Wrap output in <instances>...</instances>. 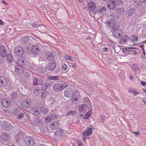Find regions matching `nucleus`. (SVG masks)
I'll list each match as a JSON object with an SVG mask.
<instances>
[{
	"mask_svg": "<svg viewBox=\"0 0 146 146\" xmlns=\"http://www.w3.org/2000/svg\"><path fill=\"white\" fill-rule=\"evenodd\" d=\"M88 7L90 11H93V13L94 14H96L97 13L98 11L100 12V11L98 9V11L96 10V11L95 9L96 8V6L94 3L92 1H90L88 5Z\"/></svg>",
	"mask_w": 146,
	"mask_h": 146,
	"instance_id": "1",
	"label": "nucleus"
},
{
	"mask_svg": "<svg viewBox=\"0 0 146 146\" xmlns=\"http://www.w3.org/2000/svg\"><path fill=\"white\" fill-rule=\"evenodd\" d=\"M122 3L121 0H112L110 2V4L107 6V7L109 9H113L117 4V5H120Z\"/></svg>",
	"mask_w": 146,
	"mask_h": 146,
	"instance_id": "2",
	"label": "nucleus"
},
{
	"mask_svg": "<svg viewBox=\"0 0 146 146\" xmlns=\"http://www.w3.org/2000/svg\"><path fill=\"white\" fill-rule=\"evenodd\" d=\"M15 53L17 56H22L24 54V50L22 47L21 46H17L14 50Z\"/></svg>",
	"mask_w": 146,
	"mask_h": 146,
	"instance_id": "3",
	"label": "nucleus"
},
{
	"mask_svg": "<svg viewBox=\"0 0 146 146\" xmlns=\"http://www.w3.org/2000/svg\"><path fill=\"white\" fill-rule=\"evenodd\" d=\"M26 144L29 146H32L34 145V139L29 136L25 137L24 139Z\"/></svg>",
	"mask_w": 146,
	"mask_h": 146,
	"instance_id": "4",
	"label": "nucleus"
},
{
	"mask_svg": "<svg viewBox=\"0 0 146 146\" xmlns=\"http://www.w3.org/2000/svg\"><path fill=\"white\" fill-rule=\"evenodd\" d=\"M45 80L43 78H35L33 79V84L34 85H41L43 84Z\"/></svg>",
	"mask_w": 146,
	"mask_h": 146,
	"instance_id": "5",
	"label": "nucleus"
},
{
	"mask_svg": "<svg viewBox=\"0 0 146 146\" xmlns=\"http://www.w3.org/2000/svg\"><path fill=\"white\" fill-rule=\"evenodd\" d=\"M1 105L5 108L10 106L11 104V102L10 100L8 98L3 99L1 101Z\"/></svg>",
	"mask_w": 146,
	"mask_h": 146,
	"instance_id": "6",
	"label": "nucleus"
},
{
	"mask_svg": "<svg viewBox=\"0 0 146 146\" xmlns=\"http://www.w3.org/2000/svg\"><path fill=\"white\" fill-rule=\"evenodd\" d=\"M31 102L30 99H27L21 104V106L24 109L28 108L30 107Z\"/></svg>",
	"mask_w": 146,
	"mask_h": 146,
	"instance_id": "7",
	"label": "nucleus"
},
{
	"mask_svg": "<svg viewBox=\"0 0 146 146\" xmlns=\"http://www.w3.org/2000/svg\"><path fill=\"white\" fill-rule=\"evenodd\" d=\"M0 54L1 57L4 58L7 54V50L6 47L2 45H0Z\"/></svg>",
	"mask_w": 146,
	"mask_h": 146,
	"instance_id": "8",
	"label": "nucleus"
},
{
	"mask_svg": "<svg viewBox=\"0 0 146 146\" xmlns=\"http://www.w3.org/2000/svg\"><path fill=\"white\" fill-rule=\"evenodd\" d=\"M92 129H94V128L93 126L88 128L87 130L83 132V137L85 138L86 136L91 135L92 133Z\"/></svg>",
	"mask_w": 146,
	"mask_h": 146,
	"instance_id": "9",
	"label": "nucleus"
},
{
	"mask_svg": "<svg viewBox=\"0 0 146 146\" xmlns=\"http://www.w3.org/2000/svg\"><path fill=\"white\" fill-rule=\"evenodd\" d=\"M73 92V91L71 88H66L64 90V95L66 97L69 98L72 96Z\"/></svg>",
	"mask_w": 146,
	"mask_h": 146,
	"instance_id": "10",
	"label": "nucleus"
},
{
	"mask_svg": "<svg viewBox=\"0 0 146 146\" xmlns=\"http://www.w3.org/2000/svg\"><path fill=\"white\" fill-rule=\"evenodd\" d=\"M45 56L46 59L50 60H53L54 57V54L51 52L47 51L45 54Z\"/></svg>",
	"mask_w": 146,
	"mask_h": 146,
	"instance_id": "11",
	"label": "nucleus"
},
{
	"mask_svg": "<svg viewBox=\"0 0 146 146\" xmlns=\"http://www.w3.org/2000/svg\"><path fill=\"white\" fill-rule=\"evenodd\" d=\"M7 85V78L3 76H0V86L4 87Z\"/></svg>",
	"mask_w": 146,
	"mask_h": 146,
	"instance_id": "12",
	"label": "nucleus"
},
{
	"mask_svg": "<svg viewBox=\"0 0 146 146\" xmlns=\"http://www.w3.org/2000/svg\"><path fill=\"white\" fill-rule=\"evenodd\" d=\"M41 104L40 106V109L42 110V111L44 114H46L48 112V109L46 107L44 102V101L41 102Z\"/></svg>",
	"mask_w": 146,
	"mask_h": 146,
	"instance_id": "13",
	"label": "nucleus"
},
{
	"mask_svg": "<svg viewBox=\"0 0 146 146\" xmlns=\"http://www.w3.org/2000/svg\"><path fill=\"white\" fill-rule=\"evenodd\" d=\"M32 52L35 54H37L40 52V48L37 45H34L32 48Z\"/></svg>",
	"mask_w": 146,
	"mask_h": 146,
	"instance_id": "14",
	"label": "nucleus"
},
{
	"mask_svg": "<svg viewBox=\"0 0 146 146\" xmlns=\"http://www.w3.org/2000/svg\"><path fill=\"white\" fill-rule=\"evenodd\" d=\"M92 114V111L89 110L86 113H84V114H81L80 117L82 119H87Z\"/></svg>",
	"mask_w": 146,
	"mask_h": 146,
	"instance_id": "15",
	"label": "nucleus"
},
{
	"mask_svg": "<svg viewBox=\"0 0 146 146\" xmlns=\"http://www.w3.org/2000/svg\"><path fill=\"white\" fill-rule=\"evenodd\" d=\"M26 60L23 58H21L18 59L17 60V64L20 66L25 65L26 63Z\"/></svg>",
	"mask_w": 146,
	"mask_h": 146,
	"instance_id": "16",
	"label": "nucleus"
},
{
	"mask_svg": "<svg viewBox=\"0 0 146 146\" xmlns=\"http://www.w3.org/2000/svg\"><path fill=\"white\" fill-rule=\"evenodd\" d=\"M116 23L113 20H110L108 21L107 24L109 26L111 27L113 30H116V28L115 27Z\"/></svg>",
	"mask_w": 146,
	"mask_h": 146,
	"instance_id": "17",
	"label": "nucleus"
},
{
	"mask_svg": "<svg viewBox=\"0 0 146 146\" xmlns=\"http://www.w3.org/2000/svg\"><path fill=\"white\" fill-rule=\"evenodd\" d=\"M114 32L113 33V36L116 38H120L121 37V34L122 31V30L120 31L116 30H114Z\"/></svg>",
	"mask_w": 146,
	"mask_h": 146,
	"instance_id": "18",
	"label": "nucleus"
},
{
	"mask_svg": "<svg viewBox=\"0 0 146 146\" xmlns=\"http://www.w3.org/2000/svg\"><path fill=\"white\" fill-rule=\"evenodd\" d=\"M1 137L2 139L4 141H7L10 138L9 135L6 132L3 133Z\"/></svg>",
	"mask_w": 146,
	"mask_h": 146,
	"instance_id": "19",
	"label": "nucleus"
},
{
	"mask_svg": "<svg viewBox=\"0 0 146 146\" xmlns=\"http://www.w3.org/2000/svg\"><path fill=\"white\" fill-rule=\"evenodd\" d=\"M29 24L33 27H42V29L45 28L42 25H39V24L36 22H35L34 21L32 20L29 23Z\"/></svg>",
	"mask_w": 146,
	"mask_h": 146,
	"instance_id": "20",
	"label": "nucleus"
},
{
	"mask_svg": "<svg viewBox=\"0 0 146 146\" xmlns=\"http://www.w3.org/2000/svg\"><path fill=\"white\" fill-rule=\"evenodd\" d=\"M90 107L89 106L83 104L82 106H80L79 107V111L80 112H85L86 111L88 108Z\"/></svg>",
	"mask_w": 146,
	"mask_h": 146,
	"instance_id": "21",
	"label": "nucleus"
},
{
	"mask_svg": "<svg viewBox=\"0 0 146 146\" xmlns=\"http://www.w3.org/2000/svg\"><path fill=\"white\" fill-rule=\"evenodd\" d=\"M56 66V63L55 62H51L49 63L47 67L48 70H54Z\"/></svg>",
	"mask_w": 146,
	"mask_h": 146,
	"instance_id": "22",
	"label": "nucleus"
},
{
	"mask_svg": "<svg viewBox=\"0 0 146 146\" xmlns=\"http://www.w3.org/2000/svg\"><path fill=\"white\" fill-rule=\"evenodd\" d=\"M59 126V122L58 121L52 123L50 125V127L52 130L56 129H57Z\"/></svg>",
	"mask_w": 146,
	"mask_h": 146,
	"instance_id": "23",
	"label": "nucleus"
},
{
	"mask_svg": "<svg viewBox=\"0 0 146 146\" xmlns=\"http://www.w3.org/2000/svg\"><path fill=\"white\" fill-rule=\"evenodd\" d=\"M61 84L57 83L55 84L53 86L54 90L55 91H59L62 90Z\"/></svg>",
	"mask_w": 146,
	"mask_h": 146,
	"instance_id": "24",
	"label": "nucleus"
},
{
	"mask_svg": "<svg viewBox=\"0 0 146 146\" xmlns=\"http://www.w3.org/2000/svg\"><path fill=\"white\" fill-rule=\"evenodd\" d=\"M41 91V89L40 87H36L33 90V92L35 96H37L39 94Z\"/></svg>",
	"mask_w": 146,
	"mask_h": 146,
	"instance_id": "25",
	"label": "nucleus"
},
{
	"mask_svg": "<svg viewBox=\"0 0 146 146\" xmlns=\"http://www.w3.org/2000/svg\"><path fill=\"white\" fill-rule=\"evenodd\" d=\"M11 125L8 122H5L4 125H3L2 127L4 130H9L11 128Z\"/></svg>",
	"mask_w": 146,
	"mask_h": 146,
	"instance_id": "26",
	"label": "nucleus"
},
{
	"mask_svg": "<svg viewBox=\"0 0 146 146\" xmlns=\"http://www.w3.org/2000/svg\"><path fill=\"white\" fill-rule=\"evenodd\" d=\"M134 48H135L133 47H129L126 48H123V49L122 51L124 54H127L129 53L131 51V50H128V49Z\"/></svg>",
	"mask_w": 146,
	"mask_h": 146,
	"instance_id": "27",
	"label": "nucleus"
},
{
	"mask_svg": "<svg viewBox=\"0 0 146 146\" xmlns=\"http://www.w3.org/2000/svg\"><path fill=\"white\" fill-rule=\"evenodd\" d=\"M129 39V37L128 35L124 36L120 41V43L123 44Z\"/></svg>",
	"mask_w": 146,
	"mask_h": 146,
	"instance_id": "28",
	"label": "nucleus"
},
{
	"mask_svg": "<svg viewBox=\"0 0 146 146\" xmlns=\"http://www.w3.org/2000/svg\"><path fill=\"white\" fill-rule=\"evenodd\" d=\"M84 104H86L88 106L90 107L91 104L89 99L87 97H85L84 98Z\"/></svg>",
	"mask_w": 146,
	"mask_h": 146,
	"instance_id": "29",
	"label": "nucleus"
},
{
	"mask_svg": "<svg viewBox=\"0 0 146 146\" xmlns=\"http://www.w3.org/2000/svg\"><path fill=\"white\" fill-rule=\"evenodd\" d=\"M6 56L7 57V60L8 62L10 64L13 61V58L11 54L8 53Z\"/></svg>",
	"mask_w": 146,
	"mask_h": 146,
	"instance_id": "30",
	"label": "nucleus"
},
{
	"mask_svg": "<svg viewBox=\"0 0 146 146\" xmlns=\"http://www.w3.org/2000/svg\"><path fill=\"white\" fill-rule=\"evenodd\" d=\"M41 109L40 108L35 109L33 111V114L35 115H39L41 112Z\"/></svg>",
	"mask_w": 146,
	"mask_h": 146,
	"instance_id": "31",
	"label": "nucleus"
},
{
	"mask_svg": "<svg viewBox=\"0 0 146 146\" xmlns=\"http://www.w3.org/2000/svg\"><path fill=\"white\" fill-rule=\"evenodd\" d=\"M15 70L16 72L19 74H22L23 72V71L21 68H19L17 66L15 67Z\"/></svg>",
	"mask_w": 146,
	"mask_h": 146,
	"instance_id": "32",
	"label": "nucleus"
},
{
	"mask_svg": "<svg viewBox=\"0 0 146 146\" xmlns=\"http://www.w3.org/2000/svg\"><path fill=\"white\" fill-rule=\"evenodd\" d=\"M129 93H133L135 95L139 94V93L133 88H129Z\"/></svg>",
	"mask_w": 146,
	"mask_h": 146,
	"instance_id": "33",
	"label": "nucleus"
},
{
	"mask_svg": "<svg viewBox=\"0 0 146 146\" xmlns=\"http://www.w3.org/2000/svg\"><path fill=\"white\" fill-rule=\"evenodd\" d=\"M72 96L73 97L77 98H80V95L79 93L78 92L77 90H76L75 92H73Z\"/></svg>",
	"mask_w": 146,
	"mask_h": 146,
	"instance_id": "34",
	"label": "nucleus"
},
{
	"mask_svg": "<svg viewBox=\"0 0 146 146\" xmlns=\"http://www.w3.org/2000/svg\"><path fill=\"white\" fill-rule=\"evenodd\" d=\"M50 83H45L42 86V89L45 90L47 89L50 85Z\"/></svg>",
	"mask_w": 146,
	"mask_h": 146,
	"instance_id": "35",
	"label": "nucleus"
},
{
	"mask_svg": "<svg viewBox=\"0 0 146 146\" xmlns=\"http://www.w3.org/2000/svg\"><path fill=\"white\" fill-rule=\"evenodd\" d=\"M11 96L13 99H15L17 97V94L15 92H14L10 94Z\"/></svg>",
	"mask_w": 146,
	"mask_h": 146,
	"instance_id": "36",
	"label": "nucleus"
},
{
	"mask_svg": "<svg viewBox=\"0 0 146 146\" xmlns=\"http://www.w3.org/2000/svg\"><path fill=\"white\" fill-rule=\"evenodd\" d=\"M79 99V98L73 97L71 99L72 100V102L73 103L76 104L78 103V100Z\"/></svg>",
	"mask_w": 146,
	"mask_h": 146,
	"instance_id": "37",
	"label": "nucleus"
},
{
	"mask_svg": "<svg viewBox=\"0 0 146 146\" xmlns=\"http://www.w3.org/2000/svg\"><path fill=\"white\" fill-rule=\"evenodd\" d=\"M20 113V110L18 109H16L14 110L13 114L14 115L17 116Z\"/></svg>",
	"mask_w": 146,
	"mask_h": 146,
	"instance_id": "38",
	"label": "nucleus"
},
{
	"mask_svg": "<svg viewBox=\"0 0 146 146\" xmlns=\"http://www.w3.org/2000/svg\"><path fill=\"white\" fill-rule=\"evenodd\" d=\"M49 78L51 80H59L58 76H50Z\"/></svg>",
	"mask_w": 146,
	"mask_h": 146,
	"instance_id": "39",
	"label": "nucleus"
},
{
	"mask_svg": "<svg viewBox=\"0 0 146 146\" xmlns=\"http://www.w3.org/2000/svg\"><path fill=\"white\" fill-rule=\"evenodd\" d=\"M29 39L27 37H23L22 40V42L24 43H27L28 42Z\"/></svg>",
	"mask_w": 146,
	"mask_h": 146,
	"instance_id": "40",
	"label": "nucleus"
},
{
	"mask_svg": "<svg viewBox=\"0 0 146 146\" xmlns=\"http://www.w3.org/2000/svg\"><path fill=\"white\" fill-rule=\"evenodd\" d=\"M127 13L129 16L132 15L134 13L133 10L132 9H130L127 11Z\"/></svg>",
	"mask_w": 146,
	"mask_h": 146,
	"instance_id": "41",
	"label": "nucleus"
},
{
	"mask_svg": "<svg viewBox=\"0 0 146 146\" xmlns=\"http://www.w3.org/2000/svg\"><path fill=\"white\" fill-rule=\"evenodd\" d=\"M124 11V9L122 7L119 8L117 9V12L121 13H123Z\"/></svg>",
	"mask_w": 146,
	"mask_h": 146,
	"instance_id": "42",
	"label": "nucleus"
},
{
	"mask_svg": "<svg viewBox=\"0 0 146 146\" xmlns=\"http://www.w3.org/2000/svg\"><path fill=\"white\" fill-rule=\"evenodd\" d=\"M52 120L51 117L49 114L46 117V120L47 122H50Z\"/></svg>",
	"mask_w": 146,
	"mask_h": 146,
	"instance_id": "43",
	"label": "nucleus"
},
{
	"mask_svg": "<svg viewBox=\"0 0 146 146\" xmlns=\"http://www.w3.org/2000/svg\"><path fill=\"white\" fill-rule=\"evenodd\" d=\"M51 113L50 112V113L49 114L50 116H51V118L52 119H56L58 117V116L57 115H56L55 114H50Z\"/></svg>",
	"mask_w": 146,
	"mask_h": 146,
	"instance_id": "44",
	"label": "nucleus"
},
{
	"mask_svg": "<svg viewBox=\"0 0 146 146\" xmlns=\"http://www.w3.org/2000/svg\"><path fill=\"white\" fill-rule=\"evenodd\" d=\"M17 115V118L19 119H21L24 117V115L23 113H20Z\"/></svg>",
	"mask_w": 146,
	"mask_h": 146,
	"instance_id": "45",
	"label": "nucleus"
},
{
	"mask_svg": "<svg viewBox=\"0 0 146 146\" xmlns=\"http://www.w3.org/2000/svg\"><path fill=\"white\" fill-rule=\"evenodd\" d=\"M62 90L64 89L68 86V84H61Z\"/></svg>",
	"mask_w": 146,
	"mask_h": 146,
	"instance_id": "46",
	"label": "nucleus"
},
{
	"mask_svg": "<svg viewBox=\"0 0 146 146\" xmlns=\"http://www.w3.org/2000/svg\"><path fill=\"white\" fill-rule=\"evenodd\" d=\"M65 58L66 59H67L69 60H70L71 61H72L73 60L72 59V57L71 56L69 55H66L65 56Z\"/></svg>",
	"mask_w": 146,
	"mask_h": 146,
	"instance_id": "47",
	"label": "nucleus"
},
{
	"mask_svg": "<svg viewBox=\"0 0 146 146\" xmlns=\"http://www.w3.org/2000/svg\"><path fill=\"white\" fill-rule=\"evenodd\" d=\"M46 94L45 92H43L42 93L41 96V98L42 99L45 98L46 97Z\"/></svg>",
	"mask_w": 146,
	"mask_h": 146,
	"instance_id": "48",
	"label": "nucleus"
},
{
	"mask_svg": "<svg viewBox=\"0 0 146 146\" xmlns=\"http://www.w3.org/2000/svg\"><path fill=\"white\" fill-rule=\"evenodd\" d=\"M62 68L64 70H66L68 68V66L66 64H64L62 66Z\"/></svg>",
	"mask_w": 146,
	"mask_h": 146,
	"instance_id": "49",
	"label": "nucleus"
},
{
	"mask_svg": "<svg viewBox=\"0 0 146 146\" xmlns=\"http://www.w3.org/2000/svg\"><path fill=\"white\" fill-rule=\"evenodd\" d=\"M106 8L105 7H104L101 9V13L103 12L104 13L106 12Z\"/></svg>",
	"mask_w": 146,
	"mask_h": 146,
	"instance_id": "50",
	"label": "nucleus"
},
{
	"mask_svg": "<svg viewBox=\"0 0 146 146\" xmlns=\"http://www.w3.org/2000/svg\"><path fill=\"white\" fill-rule=\"evenodd\" d=\"M141 84L143 86H146V82H145L141 81Z\"/></svg>",
	"mask_w": 146,
	"mask_h": 146,
	"instance_id": "51",
	"label": "nucleus"
},
{
	"mask_svg": "<svg viewBox=\"0 0 146 146\" xmlns=\"http://www.w3.org/2000/svg\"><path fill=\"white\" fill-rule=\"evenodd\" d=\"M143 103L146 104V97H144L143 98Z\"/></svg>",
	"mask_w": 146,
	"mask_h": 146,
	"instance_id": "52",
	"label": "nucleus"
},
{
	"mask_svg": "<svg viewBox=\"0 0 146 146\" xmlns=\"http://www.w3.org/2000/svg\"><path fill=\"white\" fill-rule=\"evenodd\" d=\"M40 68H41L40 69H38V71L40 72H44L43 71V70H42V67H40Z\"/></svg>",
	"mask_w": 146,
	"mask_h": 146,
	"instance_id": "53",
	"label": "nucleus"
},
{
	"mask_svg": "<svg viewBox=\"0 0 146 146\" xmlns=\"http://www.w3.org/2000/svg\"><path fill=\"white\" fill-rule=\"evenodd\" d=\"M3 62V60L2 58H1V57H0V64H2Z\"/></svg>",
	"mask_w": 146,
	"mask_h": 146,
	"instance_id": "54",
	"label": "nucleus"
},
{
	"mask_svg": "<svg viewBox=\"0 0 146 146\" xmlns=\"http://www.w3.org/2000/svg\"><path fill=\"white\" fill-rule=\"evenodd\" d=\"M4 24V23L3 22L2 20L0 19V25H3Z\"/></svg>",
	"mask_w": 146,
	"mask_h": 146,
	"instance_id": "55",
	"label": "nucleus"
},
{
	"mask_svg": "<svg viewBox=\"0 0 146 146\" xmlns=\"http://www.w3.org/2000/svg\"><path fill=\"white\" fill-rule=\"evenodd\" d=\"M133 133L135 135H139L140 134V132L138 131H137L136 132H133Z\"/></svg>",
	"mask_w": 146,
	"mask_h": 146,
	"instance_id": "56",
	"label": "nucleus"
},
{
	"mask_svg": "<svg viewBox=\"0 0 146 146\" xmlns=\"http://www.w3.org/2000/svg\"><path fill=\"white\" fill-rule=\"evenodd\" d=\"M60 134L61 135H62V134L63 133V130L62 129H60Z\"/></svg>",
	"mask_w": 146,
	"mask_h": 146,
	"instance_id": "57",
	"label": "nucleus"
},
{
	"mask_svg": "<svg viewBox=\"0 0 146 146\" xmlns=\"http://www.w3.org/2000/svg\"><path fill=\"white\" fill-rule=\"evenodd\" d=\"M142 49L143 50V53L144 55H145V50L144 49V48H142Z\"/></svg>",
	"mask_w": 146,
	"mask_h": 146,
	"instance_id": "58",
	"label": "nucleus"
},
{
	"mask_svg": "<svg viewBox=\"0 0 146 146\" xmlns=\"http://www.w3.org/2000/svg\"><path fill=\"white\" fill-rule=\"evenodd\" d=\"M72 66L73 67H74V68H76V67H77L76 64H72Z\"/></svg>",
	"mask_w": 146,
	"mask_h": 146,
	"instance_id": "59",
	"label": "nucleus"
},
{
	"mask_svg": "<svg viewBox=\"0 0 146 146\" xmlns=\"http://www.w3.org/2000/svg\"><path fill=\"white\" fill-rule=\"evenodd\" d=\"M108 50V48H105L103 49V50L104 52H106Z\"/></svg>",
	"mask_w": 146,
	"mask_h": 146,
	"instance_id": "60",
	"label": "nucleus"
},
{
	"mask_svg": "<svg viewBox=\"0 0 146 146\" xmlns=\"http://www.w3.org/2000/svg\"><path fill=\"white\" fill-rule=\"evenodd\" d=\"M133 78V77L132 75H131L130 76V79L131 80Z\"/></svg>",
	"mask_w": 146,
	"mask_h": 146,
	"instance_id": "61",
	"label": "nucleus"
},
{
	"mask_svg": "<svg viewBox=\"0 0 146 146\" xmlns=\"http://www.w3.org/2000/svg\"><path fill=\"white\" fill-rule=\"evenodd\" d=\"M79 146H84V145L83 144L80 143L79 144Z\"/></svg>",
	"mask_w": 146,
	"mask_h": 146,
	"instance_id": "62",
	"label": "nucleus"
},
{
	"mask_svg": "<svg viewBox=\"0 0 146 146\" xmlns=\"http://www.w3.org/2000/svg\"><path fill=\"white\" fill-rule=\"evenodd\" d=\"M38 146H46L44 144H41L39 145Z\"/></svg>",
	"mask_w": 146,
	"mask_h": 146,
	"instance_id": "63",
	"label": "nucleus"
},
{
	"mask_svg": "<svg viewBox=\"0 0 146 146\" xmlns=\"http://www.w3.org/2000/svg\"><path fill=\"white\" fill-rule=\"evenodd\" d=\"M143 90L144 92L146 93V89H143Z\"/></svg>",
	"mask_w": 146,
	"mask_h": 146,
	"instance_id": "64",
	"label": "nucleus"
}]
</instances>
